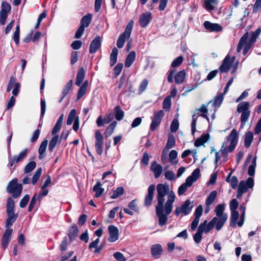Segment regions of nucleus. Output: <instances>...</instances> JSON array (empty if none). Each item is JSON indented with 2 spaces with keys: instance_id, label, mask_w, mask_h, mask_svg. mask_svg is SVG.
<instances>
[{
  "instance_id": "obj_1",
  "label": "nucleus",
  "mask_w": 261,
  "mask_h": 261,
  "mask_svg": "<svg viewBox=\"0 0 261 261\" xmlns=\"http://www.w3.org/2000/svg\"><path fill=\"white\" fill-rule=\"evenodd\" d=\"M238 140V133L236 129H233L230 133L226 142H225L221 149L224 154L232 152L235 148Z\"/></svg>"
},
{
  "instance_id": "obj_2",
  "label": "nucleus",
  "mask_w": 261,
  "mask_h": 261,
  "mask_svg": "<svg viewBox=\"0 0 261 261\" xmlns=\"http://www.w3.org/2000/svg\"><path fill=\"white\" fill-rule=\"evenodd\" d=\"M167 196V200L164 204V224L167 220V216L172 211L173 203L175 201V195L172 191H169L168 185L164 184V196Z\"/></svg>"
},
{
  "instance_id": "obj_3",
  "label": "nucleus",
  "mask_w": 261,
  "mask_h": 261,
  "mask_svg": "<svg viewBox=\"0 0 261 261\" xmlns=\"http://www.w3.org/2000/svg\"><path fill=\"white\" fill-rule=\"evenodd\" d=\"M156 190L158 203L155 206V211L159 219V224L162 226L163 225V184H158Z\"/></svg>"
},
{
  "instance_id": "obj_4",
  "label": "nucleus",
  "mask_w": 261,
  "mask_h": 261,
  "mask_svg": "<svg viewBox=\"0 0 261 261\" xmlns=\"http://www.w3.org/2000/svg\"><path fill=\"white\" fill-rule=\"evenodd\" d=\"M237 112L241 113L240 118L241 127H243L246 122L248 121L250 114L249 103L247 101H243L240 103L237 107Z\"/></svg>"
},
{
  "instance_id": "obj_5",
  "label": "nucleus",
  "mask_w": 261,
  "mask_h": 261,
  "mask_svg": "<svg viewBox=\"0 0 261 261\" xmlns=\"http://www.w3.org/2000/svg\"><path fill=\"white\" fill-rule=\"evenodd\" d=\"M254 186V180L252 177H249L246 180H241L239 185L237 197L239 199L246 193L249 189H252Z\"/></svg>"
},
{
  "instance_id": "obj_6",
  "label": "nucleus",
  "mask_w": 261,
  "mask_h": 261,
  "mask_svg": "<svg viewBox=\"0 0 261 261\" xmlns=\"http://www.w3.org/2000/svg\"><path fill=\"white\" fill-rule=\"evenodd\" d=\"M17 178H13L8 184L7 191L11 193L15 198L19 197L22 192V187L21 184H17Z\"/></svg>"
},
{
  "instance_id": "obj_7",
  "label": "nucleus",
  "mask_w": 261,
  "mask_h": 261,
  "mask_svg": "<svg viewBox=\"0 0 261 261\" xmlns=\"http://www.w3.org/2000/svg\"><path fill=\"white\" fill-rule=\"evenodd\" d=\"M134 21L131 20L126 25L125 31L119 36L117 46L119 48L123 47L125 40L129 38L133 27Z\"/></svg>"
},
{
  "instance_id": "obj_8",
  "label": "nucleus",
  "mask_w": 261,
  "mask_h": 261,
  "mask_svg": "<svg viewBox=\"0 0 261 261\" xmlns=\"http://www.w3.org/2000/svg\"><path fill=\"white\" fill-rule=\"evenodd\" d=\"M174 70H171L168 75L167 80L169 83H172L173 79L177 84H182L186 79V73L185 70H182L178 72L176 74H174Z\"/></svg>"
},
{
  "instance_id": "obj_9",
  "label": "nucleus",
  "mask_w": 261,
  "mask_h": 261,
  "mask_svg": "<svg viewBox=\"0 0 261 261\" xmlns=\"http://www.w3.org/2000/svg\"><path fill=\"white\" fill-rule=\"evenodd\" d=\"M193 207V203L189 199H187L180 206L175 208L174 214L176 216H178L181 214L187 215L191 213Z\"/></svg>"
},
{
  "instance_id": "obj_10",
  "label": "nucleus",
  "mask_w": 261,
  "mask_h": 261,
  "mask_svg": "<svg viewBox=\"0 0 261 261\" xmlns=\"http://www.w3.org/2000/svg\"><path fill=\"white\" fill-rule=\"evenodd\" d=\"M11 9V6L8 2L4 1L2 3V9L0 11V24L1 25H4L6 23Z\"/></svg>"
},
{
  "instance_id": "obj_11",
  "label": "nucleus",
  "mask_w": 261,
  "mask_h": 261,
  "mask_svg": "<svg viewBox=\"0 0 261 261\" xmlns=\"http://www.w3.org/2000/svg\"><path fill=\"white\" fill-rule=\"evenodd\" d=\"M95 137L96 139L95 148L97 153L100 155L103 152V138L99 130L95 132Z\"/></svg>"
},
{
  "instance_id": "obj_12",
  "label": "nucleus",
  "mask_w": 261,
  "mask_h": 261,
  "mask_svg": "<svg viewBox=\"0 0 261 261\" xmlns=\"http://www.w3.org/2000/svg\"><path fill=\"white\" fill-rule=\"evenodd\" d=\"M227 219L228 218L225 216H215L210 222L213 227L215 226L216 229L219 231L223 227Z\"/></svg>"
},
{
  "instance_id": "obj_13",
  "label": "nucleus",
  "mask_w": 261,
  "mask_h": 261,
  "mask_svg": "<svg viewBox=\"0 0 261 261\" xmlns=\"http://www.w3.org/2000/svg\"><path fill=\"white\" fill-rule=\"evenodd\" d=\"M29 150L27 148L24 149L17 155H14L11 158L9 163L10 167H12L14 164L22 162L27 156Z\"/></svg>"
},
{
  "instance_id": "obj_14",
  "label": "nucleus",
  "mask_w": 261,
  "mask_h": 261,
  "mask_svg": "<svg viewBox=\"0 0 261 261\" xmlns=\"http://www.w3.org/2000/svg\"><path fill=\"white\" fill-rule=\"evenodd\" d=\"M235 59V57H233L231 59L230 56L228 55H227L223 61L222 65L219 67V70L221 72H227Z\"/></svg>"
},
{
  "instance_id": "obj_15",
  "label": "nucleus",
  "mask_w": 261,
  "mask_h": 261,
  "mask_svg": "<svg viewBox=\"0 0 261 261\" xmlns=\"http://www.w3.org/2000/svg\"><path fill=\"white\" fill-rule=\"evenodd\" d=\"M155 189V187L154 185H151L149 186L148 188V193L145 198L144 205L146 206H149L151 205Z\"/></svg>"
},
{
  "instance_id": "obj_16",
  "label": "nucleus",
  "mask_w": 261,
  "mask_h": 261,
  "mask_svg": "<svg viewBox=\"0 0 261 261\" xmlns=\"http://www.w3.org/2000/svg\"><path fill=\"white\" fill-rule=\"evenodd\" d=\"M109 237L108 241L110 242H114L119 238L118 229L114 225H110L108 227Z\"/></svg>"
},
{
  "instance_id": "obj_17",
  "label": "nucleus",
  "mask_w": 261,
  "mask_h": 261,
  "mask_svg": "<svg viewBox=\"0 0 261 261\" xmlns=\"http://www.w3.org/2000/svg\"><path fill=\"white\" fill-rule=\"evenodd\" d=\"M101 44V39L99 36L96 37L91 42L89 52L91 54L96 53L100 48Z\"/></svg>"
},
{
  "instance_id": "obj_18",
  "label": "nucleus",
  "mask_w": 261,
  "mask_h": 261,
  "mask_svg": "<svg viewBox=\"0 0 261 261\" xmlns=\"http://www.w3.org/2000/svg\"><path fill=\"white\" fill-rule=\"evenodd\" d=\"M12 231L11 228H7L4 233L2 240V246L3 249H6L10 242Z\"/></svg>"
},
{
  "instance_id": "obj_19",
  "label": "nucleus",
  "mask_w": 261,
  "mask_h": 261,
  "mask_svg": "<svg viewBox=\"0 0 261 261\" xmlns=\"http://www.w3.org/2000/svg\"><path fill=\"white\" fill-rule=\"evenodd\" d=\"M204 27L205 29L211 32H220L222 30V27L218 23H213L208 21L204 22Z\"/></svg>"
},
{
  "instance_id": "obj_20",
  "label": "nucleus",
  "mask_w": 261,
  "mask_h": 261,
  "mask_svg": "<svg viewBox=\"0 0 261 261\" xmlns=\"http://www.w3.org/2000/svg\"><path fill=\"white\" fill-rule=\"evenodd\" d=\"M150 170L153 172L154 177L158 178L161 175L163 171V168L161 165L158 164L156 162H153L150 166Z\"/></svg>"
},
{
  "instance_id": "obj_21",
  "label": "nucleus",
  "mask_w": 261,
  "mask_h": 261,
  "mask_svg": "<svg viewBox=\"0 0 261 261\" xmlns=\"http://www.w3.org/2000/svg\"><path fill=\"white\" fill-rule=\"evenodd\" d=\"M79 229L76 224H73L68 230V236L70 241L75 240L77 237Z\"/></svg>"
},
{
  "instance_id": "obj_22",
  "label": "nucleus",
  "mask_w": 261,
  "mask_h": 261,
  "mask_svg": "<svg viewBox=\"0 0 261 261\" xmlns=\"http://www.w3.org/2000/svg\"><path fill=\"white\" fill-rule=\"evenodd\" d=\"M151 19V14L149 12H147L142 14L140 18V24L143 27H146L150 22Z\"/></svg>"
},
{
  "instance_id": "obj_23",
  "label": "nucleus",
  "mask_w": 261,
  "mask_h": 261,
  "mask_svg": "<svg viewBox=\"0 0 261 261\" xmlns=\"http://www.w3.org/2000/svg\"><path fill=\"white\" fill-rule=\"evenodd\" d=\"M162 111H159L155 116L153 119L152 122L150 125V129L153 131L155 129L157 126L159 125L161 122L162 117Z\"/></svg>"
},
{
  "instance_id": "obj_24",
  "label": "nucleus",
  "mask_w": 261,
  "mask_h": 261,
  "mask_svg": "<svg viewBox=\"0 0 261 261\" xmlns=\"http://www.w3.org/2000/svg\"><path fill=\"white\" fill-rule=\"evenodd\" d=\"M200 175V169L196 168L192 172V174L187 178V182L190 185H192L193 183L196 181Z\"/></svg>"
},
{
  "instance_id": "obj_25",
  "label": "nucleus",
  "mask_w": 261,
  "mask_h": 261,
  "mask_svg": "<svg viewBox=\"0 0 261 261\" xmlns=\"http://www.w3.org/2000/svg\"><path fill=\"white\" fill-rule=\"evenodd\" d=\"M213 228L210 222L207 223V221L205 220L203 223H201L199 226L198 229L202 233L203 232L207 233Z\"/></svg>"
},
{
  "instance_id": "obj_26",
  "label": "nucleus",
  "mask_w": 261,
  "mask_h": 261,
  "mask_svg": "<svg viewBox=\"0 0 261 261\" xmlns=\"http://www.w3.org/2000/svg\"><path fill=\"white\" fill-rule=\"evenodd\" d=\"M7 215H8V218L6 221L5 226L7 228H9V227L12 225L13 223L16 221L17 215L15 214L14 212H8Z\"/></svg>"
},
{
  "instance_id": "obj_27",
  "label": "nucleus",
  "mask_w": 261,
  "mask_h": 261,
  "mask_svg": "<svg viewBox=\"0 0 261 261\" xmlns=\"http://www.w3.org/2000/svg\"><path fill=\"white\" fill-rule=\"evenodd\" d=\"M175 143L176 140L174 136L172 134L169 133L166 144V149L169 150L172 148L175 145Z\"/></svg>"
},
{
  "instance_id": "obj_28",
  "label": "nucleus",
  "mask_w": 261,
  "mask_h": 261,
  "mask_svg": "<svg viewBox=\"0 0 261 261\" xmlns=\"http://www.w3.org/2000/svg\"><path fill=\"white\" fill-rule=\"evenodd\" d=\"M151 251L152 256L158 257L162 251V247L160 244H155L151 246Z\"/></svg>"
},
{
  "instance_id": "obj_29",
  "label": "nucleus",
  "mask_w": 261,
  "mask_h": 261,
  "mask_svg": "<svg viewBox=\"0 0 261 261\" xmlns=\"http://www.w3.org/2000/svg\"><path fill=\"white\" fill-rule=\"evenodd\" d=\"M135 58L136 53L135 51H132L126 57L125 62V66L126 68L129 67L135 61Z\"/></svg>"
},
{
  "instance_id": "obj_30",
  "label": "nucleus",
  "mask_w": 261,
  "mask_h": 261,
  "mask_svg": "<svg viewBox=\"0 0 261 261\" xmlns=\"http://www.w3.org/2000/svg\"><path fill=\"white\" fill-rule=\"evenodd\" d=\"M217 196V192L216 191H212L205 200V205L206 207H208L211 205L213 204L216 199Z\"/></svg>"
},
{
  "instance_id": "obj_31",
  "label": "nucleus",
  "mask_w": 261,
  "mask_h": 261,
  "mask_svg": "<svg viewBox=\"0 0 261 261\" xmlns=\"http://www.w3.org/2000/svg\"><path fill=\"white\" fill-rule=\"evenodd\" d=\"M85 75V71L83 67H81L78 71L77 75H76V80L75 82V84L77 86H80L84 77Z\"/></svg>"
},
{
  "instance_id": "obj_32",
  "label": "nucleus",
  "mask_w": 261,
  "mask_h": 261,
  "mask_svg": "<svg viewBox=\"0 0 261 261\" xmlns=\"http://www.w3.org/2000/svg\"><path fill=\"white\" fill-rule=\"evenodd\" d=\"M208 134H203L199 138L196 139L194 142V145L196 147H199L203 145L209 139Z\"/></svg>"
},
{
  "instance_id": "obj_33",
  "label": "nucleus",
  "mask_w": 261,
  "mask_h": 261,
  "mask_svg": "<svg viewBox=\"0 0 261 261\" xmlns=\"http://www.w3.org/2000/svg\"><path fill=\"white\" fill-rule=\"evenodd\" d=\"M224 204H220L216 206L215 212L216 213V216L218 217H226L228 218V215L227 214L224 213Z\"/></svg>"
},
{
  "instance_id": "obj_34",
  "label": "nucleus",
  "mask_w": 261,
  "mask_h": 261,
  "mask_svg": "<svg viewBox=\"0 0 261 261\" xmlns=\"http://www.w3.org/2000/svg\"><path fill=\"white\" fill-rule=\"evenodd\" d=\"M48 144V141L47 140H44L41 144L38 151H39V156L38 158L39 159L41 160L42 159L45 155L44 153L45 152L47 146Z\"/></svg>"
},
{
  "instance_id": "obj_35",
  "label": "nucleus",
  "mask_w": 261,
  "mask_h": 261,
  "mask_svg": "<svg viewBox=\"0 0 261 261\" xmlns=\"http://www.w3.org/2000/svg\"><path fill=\"white\" fill-rule=\"evenodd\" d=\"M92 16L91 14H88L87 15L83 17L80 22L81 26L85 28L88 27L91 21Z\"/></svg>"
},
{
  "instance_id": "obj_36",
  "label": "nucleus",
  "mask_w": 261,
  "mask_h": 261,
  "mask_svg": "<svg viewBox=\"0 0 261 261\" xmlns=\"http://www.w3.org/2000/svg\"><path fill=\"white\" fill-rule=\"evenodd\" d=\"M118 50L117 48L114 47L110 55V65L111 66H114L117 62Z\"/></svg>"
},
{
  "instance_id": "obj_37",
  "label": "nucleus",
  "mask_w": 261,
  "mask_h": 261,
  "mask_svg": "<svg viewBox=\"0 0 261 261\" xmlns=\"http://www.w3.org/2000/svg\"><path fill=\"white\" fill-rule=\"evenodd\" d=\"M72 80H70L65 86L62 90V97L59 100V102H61L64 98L67 95L69 91L71 89L72 85Z\"/></svg>"
},
{
  "instance_id": "obj_38",
  "label": "nucleus",
  "mask_w": 261,
  "mask_h": 261,
  "mask_svg": "<svg viewBox=\"0 0 261 261\" xmlns=\"http://www.w3.org/2000/svg\"><path fill=\"white\" fill-rule=\"evenodd\" d=\"M101 184L97 181L96 184L93 187V191L95 192V197H99L104 191V189L101 187Z\"/></svg>"
},
{
  "instance_id": "obj_39",
  "label": "nucleus",
  "mask_w": 261,
  "mask_h": 261,
  "mask_svg": "<svg viewBox=\"0 0 261 261\" xmlns=\"http://www.w3.org/2000/svg\"><path fill=\"white\" fill-rule=\"evenodd\" d=\"M223 100V94L222 93H220L218 94L214 98V100L211 101L213 103V106L214 107H219L222 102Z\"/></svg>"
},
{
  "instance_id": "obj_40",
  "label": "nucleus",
  "mask_w": 261,
  "mask_h": 261,
  "mask_svg": "<svg viewBox=\"0 0 261 261\" xmlns=\"http://www.w3.org/2000/svg\"><path fill=\"white\" fill-rule=\"evenodd\" d=\"M253 139V136L252 132H249L246 133L244 139V144L246 147L248 148L250 146Z\"/></svg>"
},
{
  "instance_id": "obj_41",
  "label": "nucleus",
  "mask_w": 261,
  "mask_h": 261,
  "mask_svg": "<svg viewBox=\"0 0 261 261\" xmlns=\"http://www.w3.org/2000/svg\"><path fill=\"white\" fill-rule=\"evenodd\" d=\"M239 213L238 212H231L230 226L235 227L239 219Z\"/></svg>"
},
{
  "instance_id": "obj_42",
  "label": "nucleus",
  "mask_w": 261,
  "mask_h": 261,
  "mask_svg": "<svg viewBox=\"0 0 261 261\" xmlns=\"http://www.w3.org/2000/svg\"><path fill=\"white\" fill-rule=\"evenodd\" d=\"M231 174V173L230 172L229 174V175H228V176L227 177V178L226 179V181L227 182H230L232 188L233 189H235L237 187V186L238 184V180L237 177L235 176H233L231 177V179L229 180V178L230 177Z\"/></svg>"
},
{
  "instance_id": "obj_43",
  "label": "nucleus",
  "mask_w": 261,
  "mask_h": 261,
  "mask_svg": "<svg viewBox=\"0 0 261 261\" xmlns=\"http://www.w3.org/2000/svg\"><path fill=\"white\" fill-rule=\"evenodd\" d=\"M15 203L13 199L11 198H9L7 199L6 203L7 213L8 212H14Z\"/></svg>"
},
{
  "instance_id": "obj_44",
  "label": "nucleus",
  "mask_w": 261,
  "mask_h": 261,
  "mask_svg": "<svg viewBox=\"0 0 261 261\" xmlns=\"http://www.w3.org/2000/svg\"><path fill=\"white\" fill-rule=\"evenodd\" d=\"M248 38L247 33L245 34L240 39L239 44L237 46V51L238 53H240L242 50V47L245 44L246 40Z\"/></svg>"
},
{
  "instance_id": "obj_45",
  "label": "nucleus",
  "mask_w": 261,
  "mask_h": 261,
  "mask_svg": "<svg viewBox=\"0 0 261 261\" xmlns=\"http://www.w3.org/2000/svg\"><path fill=\"white\" fill-rule=\"evenodd\" d=\"M36 166V163L34 161L28 163L24 168L23 171L25 173H29L33 171Z\"/></svg>"
},
{
  "instance_id": "obj_46",
  "label": "nucleus",
  "mask_w": 261,
  "mask_h": 261,
  "mask_svg": "<svg viewBox=\"0 0 261 261\" xmlns=\"http://www.w3.org/2000/svg\"><path fill=\"white\" fill-rule=\"evenodd\" d=\"M59 141V136L58 135H55L54 136L51 140H50L49 146H48V150L52 152L56 145L57 144L58 142Z\"/></svg>"
},
{
  "instance_id": "obj_47",
  "label": "nucleus",
  "mask_w": 261,
  "mask_h": 261,
  "mask_svg": "<svg viewBox=\"0 0 261 261\" xmlns=\"http://www.w3.org/2000/svg\"><path fill=\"white\" fill-rule=\"evenodd\" d=\"M42 170L41 168H39L37 169L33 176L31 181V182L33 185H35L37 183L42 174Z\"/></svg>"
},
{
  "instance_id": "obj_48",
  "label": "nucleus",
  "mask_w": 261,
  "mask_h": 261,
  "mask_svg": "<svg viewBox=\"0 0 261 261\" xmlns=\"http://www.w3.org/2000/svg\"><path fill=\"white\" fill-rule=\"evenodd\" d=\"M217 4V0H204L205 7L207 10H213L214 9V5Z\"/></svg>"
},
{
  "instance_id": "obj_49",
  "label": "nucleus",
  "mask_w": 261,
  "mask_h": 261,
  "mask_svg": "<svg viewBox=\"0 0 261 261\" xmlns=\"http://www.w3.org/2000/svg\"><path fill=\"white\" fill-rule=\"evenodd\" d=\"M115 118L118 121L121 120L124 117V112L121 110L119 106H117L115 108Z\"/></svg>"
},
{
  "instance_id": "obj_50",
  "label": "nucleus",
  "mask_w": 261,
  "mask_h": 261,
  "mask_svg": "<svg viewBox=\"0 0 261 261\" xmlns=\"http://www.w3.org/2000/svg\"><path fill=\"white\" fill-rule=\"evenodd\" d=\"M116 124L117 122L116 121H114L108 126L105 133L106 137H109L112 134L115 128Z\"/></svg>"
},
{
  "instance_id": "obj_51",
  "label": "nucleus",
  "mask_w": 261,
  "mask_h": 261,
  "mask_svg": "<svg viewBox=\"0 0 261 261\" xmlns=\"http://www.w3.org/2000/svg\"><path fill=\"white\" fill-rule=\"evenodd\" d=\"M76 113V111L75 109H72L71 110V111L70 112V113L68 116V118H67V122H66L67 124L68 125H70L72 123V122L75 118Z\"/></svg>"
},
{
  "instance_id": "obj_52",
  "label": "nucleus",
  "mask_w": 261,
  "mask_h": 261,
  "mask_svg": "<svg viewBox=\"0 0 261 261\" xmlns=\"http://www.w3.org/2000/svg\"><path fill=\"white\" fill-rule=\"evenodd\" d=\"M177 156V152L175 150H172L169 154V160L173 164H176L177 161H174Z\"/></svg>"
},
{
  "instance_id": "obj_53",
  "label": "nucleus",
  "mask_w": 261,
  "mask_h": 261,
  "mask_svg": "<svg viewBox=\"0 0 261 261\" xmlns=\"http://www.w3.org/2000/svg\"><path fill=\"white\" fill-rule=\"evenodd\" d=\"M124 193V189L122 187H118L113 192V195L111 196L112 199H115Z\"/></svg>"
},
{
  "instance_id": "obj_54",
  "label": "nucleus",
  "mask_w": 261,
  "mask_h": 261,
  "mask_svg": "<svg viewBox=\"0 0 261 261\" xmlns=\"http://www.w3.org/2000/svg\"><path fill=\"white\" fill-rule=\"evenodd\" d=\"M192 185H190L189 183L187 182V179L186 182L182 184L178 188V194L179 195H182L187 190L188 187H191Z\"/></svg>"
},
{
  "instance_id": "obj_55",
  "label": "nucleus",
  "mask_w": 261,
  "mask_h": 261,
  "mask_svg": "<svg viewBox=\"0 0 261 261\" xmlns=\"http://www.w3.org/2000/svg\"><path fill=\"white\" fill-rule=\"evenodd\" d=\"M179 128V122L177 119H174L170 125V130L172 133H175Z\"/></svg>"
},
{
  "instance_id": "obj_56",
  "label": "nucleus",
  "mask_w": 261,
  "mask_h": 261,
  "mask_svg": "<svg viewBox=\"0 0 261 261\" xmlns=\"http://www.w3.org/2000/svg\"><path fill=\"white\" fill-rule=\"evenodd\" d=\"M183 61V57L181 56H179L173 60V61L171 63V66L172 67H178L182 63Z\"/></svg>"
},
{
  "instance_id": "obj_57",
  "label": "nucleus",
  "mask_w": 261,
  "mask_h": 261,
  "mask_svg": "<svg viewBox=\"0 0 261 261\" xmlns=\"http://www.w3.org/2000/svg\"><path fill=\"white\" fill-rule=\"evenodd\" d=\"M148 84V81L146 79H144L140 83L139 88V92L140 94L143 92L146 89Z\"/></svg>"
},
{
  "instance_id": "obj_58",
  "label": "nucleus",
  "mask_w": 261,
  "mask_h": 261,
  "mask_svg": "<svg viewBox=\"0 0 261 261\" xmlns=\"http://www.w3.org/2000/svg\"><path fill=\"white\" fill-rule=\"evenodd\" d=\"M123 65L122 63H118L114 68V74L115 77H117L121 72Z\"/></svg>"
},
{
  "instance_id": "obj_59",
  "label": "nucleus",
  "mask_w": 261,
  "mask_h": 261,
  "mask_svg": "<svg viewBox=\"0 0 261 261\" xmlns=\"http://www.w3.org/2000/svg\"><path fill=\"white\" fill-rule=\"evenodd\" d=\"M171 106V99L169 97H166L164 99V111H168Z\"/></svg>"
},
{
  "instance_id": "obj_60",
  "label": "nucleus",
  "mask_w": 261,
  "mask_h": 261,
  "mask_svg": "<svg viewBox=\"0 0 261 261\" xmlns=\"http://www.w3.org/2000/svg\"><path fill=\"white\" fill-rule=\"evenodd\" d=\"M30 199V196L28 194L25 195L20 200L19 205L21 208L26 206Z\"/></svg>"
},
{
  "instance_id": "obj_61",
  "label": "nucleus",
  "mask_w": 261,
  "mask_h": 261,
  "mask_svg": "<svg viewBox=\"0 0 261 261\" xmlns=\"http://www.w3.org/2000/svg\"><path fill=\"white\" fill-rule=\"evenodd\" d=\"M239 203L236 199H232L230 202V210L231 212H237Z\"/></svg>"
},
{
  "instance_id": "obj_62",
  "label": "nucleus",
  "mask_w": 261,
  "mask_h": 261,
  "mask_svg": "<svg viewBox=\"0 0 261 261\" xmlns=\"http://www.w3.org/2000/svg\"><path fill=\"white\" fill-rule=\"evenodd\" d=\"M37 200H38L37 194H35L34 195V196L32 197V198L31 200V202L29 204V208H28V211L29 212L32 211V210H33V208L34 207V205H35Z\"/></svg>"
},
{
  "instance_id": "obj_63",
  "label": "nucleus",
  "mask_w": 261,
  "mask_h": 261,
  "mask_svg": "<svg viewBox=\"0 0 261 261\" xmlns=\"http://www.w3.org/2000/svg\"><path fill=\"white\" fill-rule=\"evenodd\" d=\"M41 105V118H43L46 111V102L44 99L41 98L40 101Z\"/></svg>"
},
{
  "instance_id": "obj_64",
  "label": "nucleus",
  "mask_w": 261,
  "mask_h": 261,
  "mask_svg": "<svg viewBox=\"0 0 261 261\" xmlns=\"http://www.w3.org/2000/svg\"><path fill=\"white\" fill-rule=\"evenodd\" d=\"M114 257L118 261H126V258L122 253L116 252L113 254Z\"/></svg>"
}]
</instances>
